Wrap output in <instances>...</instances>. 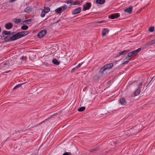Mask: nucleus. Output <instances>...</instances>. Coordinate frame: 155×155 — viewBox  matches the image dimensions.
<instances>
[{"label": "nucleus", "instance_id": "f257e3e1", "mask_svg": "<svg viewBox=\"0 0 155 155\" xmlns=\"http://www.w3.org/2000/svg\"><path fill=\"white\" fill-rule=\"evenodd\" d=\"M17 39L15 34L12 35H9L4 38V40L6 42L11 41Z\"/></svg>", "mask_w": 155, "mask_h": 155}, {"label": "nucleus", "instance_id": "f03ea898", "mask_svg": "<svg viewBox=\"0 0 155 155\" xmlns=\"http://www.w3.org/2000/svg\"><path fill=\"white\" fill-rule=\"evenodd\" d=\"M29 33L28 31H23L17 33L15 34L17 39L27 35Z\"/></svg>", "mask_w": 155, "mask_h": 155}, {"label": "nucleus", "instance_id": "7ed1b4c3", "mask_svg": "<svg viewBox=\"0 0 155 155\" xmlns=\"http://www.w3.org/2000/svg\"><path fill=\"white\" fill-rule=\"evenodd\" d=\"M142 82H141L139 84L138 88L136 90L134 93V95L137 96L138 95L140 92V88L142 87Z\"/></svg>", "mask_w": 155, "mask_h": 155}, {"label": "nucleus", "instance_id": "20e7f679", "mask_svg": "<svg viewBox=\"0 0 155 155\" xmlns=\"http://www.w3.org/2000/svg\"><path fill=\"white\" fill-rule=\"evenodd\" d=\"M47 31L46 30H43L39 32L37 35L38 38H41L44 37L47 33Z\"/></svg>", "mask_w": 155, "mask_h": 155}, {"label": "nucleus", "instance_id": "39448f33", "mask_svg": "<svg viewBox=\"0 0 155 155\" xmlns=\"http://www.w3.org/2000/svg\"><path fill=\"white\" fill-rule=\"evenodd\" d=\"M65 3L67 4H70L71 5H79L80 3V2L78 1H75L73 2L71 0H68L65 2Z\"/></svg>", "mask_w": 155, "mask_h": 155}, {"label": "nucleus", "instance_id": "423d86ee", "mask_svg": "<svg viewBox=\"0 0 155 155\" xmlns=\"http://www.w3.org/2000/svg\"><path fill=\"white\" fill-rule=\"evenodd\" d=\"M91 6V2L87 3L84 5H83V10L86 11L87 10L89 9Z\"/></svg>", "mask_w": 155, "mask_h": 155}, {"label": "nucleus", "instance_id": "0eeeda50", "mask_svg": "<svg viewBox=\"0 0 155 155\" xmlns=\"http://www.w3.org/2000/svg\"><path fill=\"white\" fill-rule=\"evenodd\" d=\"M81 10V8L80 7H79L73 10L72 12V15H76L79 13Z\"/></svg>", "mask_w": 155, "mask_h": 155}, {"label": "nucleus", "instance_id": "6e6552de", "mask_svg": "<svg viewBox=\"0 0 155 155\" xmlns=\"http://www.w3.org/2000/svg\"><path fill=\"white\" fill-rule=\"evenodd\" d=\"M133 8V6H130L129 7L125 9L124 10V11L125 12L128 13L129 14H131L132 13V9Z\"/></svg>", "mask_w": 155, "mask_h": 155}, {"label": "nucleus", "instance_id": "1a4fd4ad", "mask_svg": "<svg viewBox=\"0 0 155 155\" xmlns=\"http://www.w3.org/2000/svg\"><path fill=\"white\" fill-rule=\"evenodd\" d=\"M129 50H124L122 51H120L118 53V54L117 55L116 57V58L118 57L120 55H122L125 54H127L128 52H129Z\"/></svg>", "mask_w": 155, "mask_h": 155}, {"label": "nucleus", "instance_id": "9d476101", "mask_svg": "<svg viewBox=\"0 0 155 155\" xmlns=\"http://www.w3.org/2000/svg\"><path fill=\"white\" fill-rule=\"evenodd\" d=\"M108 29L107 28L103 29L102 31V35L103 36H104L106 34H108L109 32Z\"/></svg>", "mask_w": 155, "mask_h": 155}, {"label": "nucleus", "instance_id": "9b49d317", "mask_svg": "<svg viewBox=\"0 0 155 155\" xmlns=\"http://www.w3.org/2000/svg\"><path fill=\"white\" fill-rule=\"evenodd\" d=\"M13 27V24L12 23L9 22L6 24L5 27L6 29H11Z\"/></svg>", "mask_w": 155, "mask_h": 155}, {"label": "nucleus", "instance_id": "f8f14e48", "mask_svg": "<svg viewBox=\"0 0 155 155\" xmlns=\"http://www.w3.org/2000/svg\"><path fill=\"white\" fill-rule=\"evenodd\" d=\"M119 16V15L118 13H115L112 14L110 16V18L112 19H114L118 18Z\"/></svg>", "mask_w": 155, "mask_h": 155}, {"label": "nucleus", "instance_id": "ddd939ff", "mask_svg": "<svg viewBox=\"0 0 155 155\" xmlns=\"http://www.w3.org/2000/svg\"><path fill=\"white\" fill-rule=\"evenodd\" d=\"M32 10V8L30 6L27 7L24 10V11L27 13L31 12Z\"/></svg>", "mask_w": 155, "mask_h": 155}, {"label": "nucleus", "instance_id": "4468645a", "mask_svg": "<svg viewBox=\"0 0 155 155\" xmlns=\"http://www.w3.org/2000/svg\"><path fill=\"white\" fill-rule=\"evenodd\" d=\"M119 102L120 104L122 105H125L127 103L125 99L124 98L120 99L119 100Z\"/></svg>", "mask_w": 155, "mask_h": 155}, {"label": "nucleus", "instance_id": "2eb2a0df", "mask_svg": "<svg viewBox=\"0 0 155 155\" xmlns=\"http://www.w3.org/2000/svg\"><path fill=\"white\" fill-rule=\"evenodd\" d=\"M113 66V64L111 63L105 65V67L107 69H111Z\"/></svg>", "mask_w": 155, "mask_h": 155}, {"label": "nucleus", "instance_id": "dca6fc26", "mask_svg": "<svg viewBox=\"0 0 155 155\" xmlns=\"http://www.w3.org/2000/svg\"><path fill=\"white\" fill-rule=\"evenodd\" d=\"M55 114H53V115H52L50 117L47 118H46L45 120H44L43 121H42L40 123L41 124L42 123H45V121L48 120L49 119H50L52 118H53V117H54L55 116Z\"/></svg>", "mask_w": 155, "mask_h": 155}, {"label": "nucleus", "instance_id": "f3484780", "mask_svg": "<svg viewBox=\"0 0 155 155\" xmlns=\"http://www.w3.org/2000/svg\"><path fill=\"white\" fill-rule=\"evenodd\" d=\"M129 57H128L127 56V57H126L124 59V62L123 63V64H127L129 62V61L130 60V58H129Z\"/></svg>", "mask_w": 155, "mask_h": 155}, {"label": "nucleus", "instance_id": "a211bd4d", "mask_svg": "<svg viewBox=\"0 0 155 155\" xmlns=\"http://www.w3.org/2000/svg\"><path fill=\"white\" fill-rule=\"evenodd\" d=\"M96 2L97 3L100 4H104L105 2V0H96Z\"/></svg>", "mask_w": 155, "mask_h": 155}, {"label": "nucleus", "instance_id": "6ab92c4d", "mask_svg": "<svg viewBox=\"0 0 155 155\" xmlns=\"http://www.w3.org/2000/svg\"><path fill=\"white\" fill-rule=\"evenodd\" d=\"M136 54L135 53L134 51H133L132 52L129 53L127 55V56L128 57H130L133 55H134Z\"/></svg>", "mask_w": 155, "mask_h": 155}, {"label": "nucleus", "instance_id": "aec40b11", "mask_svg": "<svg viewBox=\"0 0 155 155\" xmlns=\"http://www.w3.org/2000/svg\"><path fill=\"white\" fill-rule=\"evenodd\" d=\"M52 62L54 64L56 65H58L60 64V62L56 59H53L52 60Z\"/></svg>", "mask_w": 155, "mask_h": 155}, {"label": "nucleus", "instance_id": "412c9836", "mask_svg": "<svg viewBox=\"0 0 155 155\" xmlns=\"http://www.w3.org/2000/svg\"><path fill=\"white\" fill-rule=\"evenodd\" d=\"M61 11L62 8L61 7L57 8L55 10L56 12L58 14L60 13Z\"/></svg>", "mask_w": 155, "mask_h": 155}, {"label": "nucleus", "instance_id": "4be33fe9", "mask_svg": "<svg viewBox=\"0 0 155 155\" xmlns=\"http://www.w3.org/2000/svg\"><path fill=\"white\" fill-rule=\"evenodd\" d=\"M47 13L44 10H42V12L41 14V17H43L45 16V14Z\"/></svg>", "mask_w": 155, "mask_h": 155}, {"label": "nucleus", "instance_id": "5701e85b", "mask_svg": "<svg viewBox=\"0 0 155 155\" xmlns=\"http://www.w3.org/2000/svg\"><path fill=\"white\" fill-rule=\"evenodd\" d=\"M28 28V26L26 25H23L21 27V28L23 30H26Z\"/></svg>", "mask_w": 155, "mask_h": 155}, {"label": "nucleus", "instance_id": "b1692460", "mask_svg": "<svg viewBox=\"0 0 155 155\" xmlns=\"http://www.w3.org/2000/svg\"><path fill=\"white\" fill-rule=\"evenodd\" d=\"M3 34H4L5 35H9L10 33V31H4L2 32Z\"/></svg>", "mask_w": 155, "mask_h": 155}, {"label": "nucleus", "instance_id": "393cba45", "mask_svg": "<svg viewBox=\"0 0 155 155\" xmlns=\"http://www.w3.org/2000/svg\"><path fill=\"white\" fill-rule=\"evenodd\" d=\"M154 27L153 26H151L149 28L148 31L150 32H153L154 31Z\"/></svg>", "mask_w": 155, "mask_h": 155}, {"label": "nucleus", "instance_id": "a878e982", "mask_svg": "<svg viewBox=\"0 0 155 155\" xmlns=\"http://www.w3.org/2000/svg\"><path fill=\"white\" fill-rule=\"evenodd\" d=\"M43 10H45V12L47 13L49 12L50 10V9L48 7H45L44 9Z\"/></svg>", "mask_w": 155, "mask_h": 155}, {"label": "nucleus", "instance_id": "bb28decb", "mask_svg": "<svg viewBox=\"0 0 155 155\" xmlns=\"http://www.w3.org/2000/svg\"><path fill=\"white\" fill-rule=\"evenodd\" d=\"M85 107H82L78 109V111L80 112L83 111L85 110Z\"/></svg>", "mask_w": 155, "mask_h": 155}, {"label": "nucleus", "instance_id": "cd10ccee", "mask_svg": "<svg viewBox=\"0 0 155 155\" xmlns=\"http://www.w3.org/2000/svg\"><path fill=\"white\" fill-rule=\"evenodd\" d=\"M106 68L105 67V65L101 68L100 70V72H103L105 70H106Z\"/></svg>", "mask_w": 155, "mask_h": 155}, {"label": "nucleus", "instance_id": "c85d7f7f", "mask_svg": "<svg viewBox=\"0 0 155 155\" xmlns=\"http://www.w3.org/2000/svg\"><path fill=\"white\" fill-rule=\"evenodd\" d=\"M21 21V19H20L18 18L15 19V23L16 24H18L20 23Z\"/></svg>", "mask_w": 155, "mask_h": 155}, {"label": "nucleus", "instance_id": "c756f323", "mask_svg": "<svg viewBox=\"0 0 155 155\" xmlns=\"http://www.w3.org/2000/svg\"><path fill=\"white\" fill-rule=\"evenodd\" d=\"M61 8H62L64 10H66L67 8V6L66 4H64V5L61 7Z\"/></svg>", "mask_w": 155, "mask_h": 155}, {"label": "nucleus", "instance_id": "7c9ffc66", "mask_svg": "<svg viewBox=\"0 0 155 155\" xmlns=\"http://www.w3.org/2000/svg\"><path fill=\"white\" fill-rule=\"evenodd\" d=\"M155 44V40H153L151 41V43H147L146 44V45H148L149 44Z\"/></svg>", "mask_w": 155, "mask_h": 155}, {"label": "nucleus", "instance_id": "2f4dec72", "mask_svg": "<svg viewBox=\"0 0 155 155\" xmlns=\"http://www.w3.org/2000/svg\"><path fill=\"white\" fill-rule=\"evenodd\" d=\"M83 62H82L80 63H79L77 66H76V68H78L80 67L81 65L83 64Z\"/></svg>", "mask_w": 155, "mask_h": 155}, {"label": "nucleus", "instance_id": "473e14b6", "mask_svg": "<svg viewBox=\"0 0 155 155\" xmlns=\"http://www.w3.org/2000/svg\"><path fill=\"white\" fill-rule=\"evenodd\" d=\"M141 50V48H139L138 49H137L136 50H135L134 51V52H135V53H136V54L139 52Z\"/></svg>", "mask_w": 155, "mask_h": 155}, {"label": "nucleus", "instance_id": "72a5a7b5", "mask_svg": "<svg viewBox=\"0 0 155 155\" xmlns=\"http://www.w3.org/2000/svg\"><path fill=\"white\" fill-rule=\"evenodd\" d=\"M63 155H71L70 152H66L64 153Z\"/></svg>", "mask_w": 155, "mask_h": 155}, {"label": "nucleus", "instance_id": "f704fd0d", "mask_svg": "<svg viewBox=\"0 0 155 155\" xmlns=\"http://www.w3.org/2000/svg\"><path fill=\"white\" fill-rule=\"evenodd\" d=\"M21 86V84H19L16 86H15L14 87V89H17V88H18L19 87H20Z\"/></svg>", "mask_w": 155, "mask_h": 155}, {"label": "nucleus", "instance_id": "c9c22d12", "mask_svg": "<svg viewBox=\"0 0 155 155\" xmlns=\"http://www.w3.org/2000/svg\"><path fill=\"white\" fill-rule=\"evenodd\" d=\"M105 21H98L96 23H97V24H100V23H103V22H104Z\"/></svg>", "mask_w": 155, "mask_h": 155}, {"label": "nucleus", "instance_id": "e433bc0d", "mask_svg": "<svg viewBox=\"0 0 155 155\" xmlns=\"http://www.w3.org/2000/svg\"><path fill=\"white\" fill-rule=\"evenodd\" d=\"M76 68H76V67H74V68L73 69H72V70H71V72H74L75 70V69H76Z\"/></svg>", "mask_w": 155, "mask_h": 155}, {"label": "nucleus", "instance_id": "4c0bfd02", "mask_svg": "<svg viewBox=\"0 0 155 155\" xmlns=\"http://www.w3.org/2000/svg\"><path fill=\"white\" fill-rule=\"evenodd\" d=\"M31 21V19H30L26 20L25 21V22H26L27 23H28L29 22Z\"/></svg>", "mask_w": 155, "mask_h": 155}, {"label": "nucleus", "instance_id": "58836bf2", "mask_svg": "<svg viewBox=\"0 0 155 155\" xmlns=\"http://www.w3.org/2000/svg\"><path fill=\"white\" fill-rule=\"evenodd\" d=\"M41 125L39 123V124H36L33 127H37L38 126H39V125Z\"/></svg>", "mask_w": 155, "mask_h": 155}, {"label": "nucleus", "instance_id": "ea45409f", "mask_svg": "<svg viewBox=\"0 0 155 155\" xmlns=\"http://www.w3.org/2000/svg\"><path fill=\"white\" fill-rule=\"evenodd\" d=\"M11 71L10 70H9L7 71H6L5 72H4V73H7L10 72Z\"/></svg>", "mask_w": 155, "mask_h": 155}, {"label": "nucleus", "instance_id": "a19ab883", "mask_svg": "<svg viewBox=\"0 0 155 155\" xmlns=\"http://www.w3.org/2000/svg\"><path fill=\"white\" fill-rule=\"evenodd\" d=\"M154 77H153L152 79H151L150 80V81H149V82L148 84H147V86L149 84H150V82L153 79V78Z\"/></svg>", "mask_w": 155, "mask_h": 155}, {"label": "nucleus", "instance_id": "79ce46f5", "mask_svg": "<svg viewBox=\"0 0 155 155\" xmlns=\"http://www.w3.org/2000/svg\"><path fill=\"white\" fill-rule=\"evenodd\" d=\"M23 59H24L23 56H22L20 58V59H21V60H23Z\"/></svg>", "mask_w": 155, "mask_h": 155}, {"label": "nucleus", "instance_id": "37998d69", "mask_svg": "<svg viewBox=\"0 0 155 155\" xmlns=\"http://www.w3.org/2000/svg\"><path fill=\"white\" fill-rule=\"evenodd\" d=\"M45 1H46L47 2H49L51 0H45Z\"/></svg>", "mask_w": 155, "mask_h": 155}, {"label": "nucleus", "instance_id": "c03bdc74", "mask_svg": "<svg viewBox=\"0 0 155 155\" xmlns=\"http://www.w3.org/2000/svg\"><path fill=\"white\" fill-rule=\"evenodd\" d=\"M16 1L15 0H12V1H11V2H14L15 1Z\"/></svg>", "mask_w": 155, "mask_h": 155}, {"label": "nucleus", "instance_id": "a18cd8bd", "mask_svg": "<svg viewBox=\"0 0 155 155\" xmlns=\"http://www.w3.org/2000/svg\"><path fill=\"white\" fill-rule=\"evenodd\" d=\"M1 28L0 27V33L1 32Z\"/></svg>", "mask_w": 155, "mask_h": 155}, {"label": "nucleus", "instance_id": "49530a36", "mask_svg": "<svg viewBox=\"0 0 155 155\" xmlns=\"http://www.w3.org/2000/svg\"><path fill=\"white\" fill-rule=\"evenodd\" d=\"M114 144H117V143L116 142H114Z\"/></svg>", "mask_w": 155, "mask_h": 155}, {"label": "nucleus", "instance_id": "de8ad7c7", "mask_svg": "<svg viewBox=\"0 0 155 155\" xmlns=\"http://www.w3.org/2000/svg\"><path fill=\"white\" fill-rule=\"evenodd\" d=\"M96 150L95 149V150H92V151H96Z\"/></svg>", "mask_w": 155, "mask_h": 155}, {"label": "nucleus", "instance_id": "09e8293b", "mask_svg": "<svg viewBox=\"0 0 155 155\" xmlns=\"http://www.w3.org/2000/svg\"><path fill=\"white\" fill-rule=\"evenodd\" d=\"M112 140L111 139L110 140V141H112Z\"/></svg>", "mask_w": 155, "mask_h": 155}]
</instances>
